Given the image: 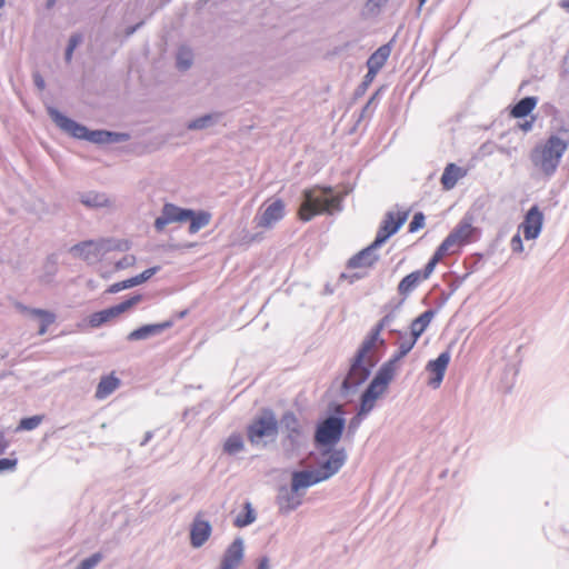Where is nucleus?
<instances>
[{
	"label": "nucleus",
	"mask_w": 569,
	"mask_h": 569,
	"mask_svg": "<svg viewBox=\"0 0 569 569\" xmlns=\"http://www.w3.org/2000/svg\"><path fill=\"white\" fill-rule=\"evenodd\" d=\"M244 443L240 433L230 435L223 443V451L230 456L243 450Z\"/></svg>",
	"instance_id": "31"
},
{
	"label": "nucleus",
	"mask_w": 569,
	"mask_h": 569,
	"mask_svg": "<svg viewBox=\"0 0 569 569\" xmlns=\"http://www.w3.org/2000/svg\"><path fill=\"white\" fill-rule=\"evenodd\" d=\"M203 512H198L190 529V543L194 548H200L211 536V525L203 519Z\"/></svg>",
	"instance_id": "19"
},
{
	"label": "nucleus",
	"mask_w": 569,
	"mask_h": 569,
	"mask_svg": "<svg viewBox=\"0 0 569 569\" xmlns=\"http://www.w3.org/2000/svg\"><path fill=\"white\" fill-rule=\"evenodd\" d=\"M522 129L523 130H530L531 129V122H527L526 124L522 126Z\"/></svg>",
	"instance_id": "54"
},
{
	"label": "nucleus",
	"mask_w": 569,
	"mask_h": 569,
	"mask_svg": "<svg viewBox=\"0 0 569 569\" xmlns=\"http://www.w3.org/2000/svg\"><path fill=\"white\" fill-rule=\"evenodd\" d=\"M389 0H367L365 4V14L377 16Z\"/></svg>",
	"instance_id": "37"
},
{
	"label": "nucleus",
	"mask_w": 569,
	"mask_h": 569,
	"mask_svg": "<svg viewBox=\"0 0 569 569\" xmlns=\"http://www.w3.org/2000/svg\"><path fill=\"white\" fill-rule=\"evenodd\" d=\"M286 216V203L282 199H268L260 207L254 223L264 230L273 228Z\"/></svg>",
	"instance_id": "9"
},
{
	"label": "nucleus",
	"mask_w": 569,
	"mask_h": 569,
	"mask_svg": "<svg viewBox=\"0 0 569 569\" xmlns=\"http://www.w3.org/2000/svg\"><path fill=\"white\" fill-rule=\"evenodd\" d=\"M396 372L393 361L385 363L371 380L368 388L360 398V415H368L376 407L377 401L386 393L389 383L392 381Z\"/></svg>",
	"instance_id": "5"
},
{
	"label": "nucleus",
	"mask_w": 569,
	"mask_h": 569,
	"mask_svg": "<svg viewBox=\"0 0 569 569\" xmlns=\"http://www.w3.org/2000/svg\"><path fill=\"white\" fill-rule=\"evenodd\" d=\"M345 429V420L338 417H329L317 427L315 441L318 447L331 448L341 439Z\"/></svg>",
	"instance_id": "8"
},
{
	"label": "nucleus",
	"mask_w": 569,
	"mask_h": 569,
	"mask_svg": "<svg viewBox=\"0 0 569 569\" xmlns=\"http://www.w3.org/2000/svg\"><path fill=\"white\" fill-rule=\"evenodd\" d=\"M279 433V421L274 412L263 409L247 426V438L251 445H258L264 439H276Z\"/></svg>",
	"instance_id": "6"
},
{
	"label": "nucleus",
	"mask_w": 569,
	"mask_h": 569,
	"mask_svg": "<svg viewBox=\"0 0 569 569\" xmlns=\"http://www.w3.org/2000/svg\"><path fill=\"white\" fill-rule=\"evenodd\" d=\"M366 416L367 415H360V410H358L357 415L351 419L350 427L357 428Z\"/></svg>",
	"instance_id": "46"
},
{
	"label": "nucleus",
	"mask_w": 569,
	"mask_h": 569,
	"mask_svg": "<svg viewBox=\"0 0 569 569\" xmlns=\"http://www.w3.org/2000/svg\"><path fill=\"white\" fill-rule=\"evenodd\" d=\"M34 81L41 90L44 88V81L40 76H36Z\"/></svg>",
	"instance_id": "52"
},
{
	"label": "nucleus",
	"mask_w": 569,
	"mask_h": 569,
	"mask_svg": "<svg viewBox=\"0 0 569 569\" xmlns=\"http://www.w3.org/2000/svg\"><path fill=\"white\" fill-rule=\"evenodd\" d=\"M108 199L104 194L90 192L82 197V203L89 207H103L108 204Z\"/></svg>",
	"instance_id": "34"
},
{
	"label": "nucleus",
	"mask_w": 569,
	"mask_h": 569,
	"mask_svg": "<svg viewBox=\"0 0 569 569\" xmlns=\"http://www.w3.org/2000/svg\"><path fill=\"white\" fill-rule=\"evenodd\" d=\"M102 559L101 553H93L89 558L84 559L77 569H92L94 568Z\"/></svg>",
	"instance_id": "38"
},
{
	"label": "nucleus",
	"mask_w": 569,
	"mask_h": 569,
	"mask_svg": "<svg viewBox=\"0 0 569 569\" xmlns=\"http://www.w3.org/2000/svg\"><path fill=\"white\" fill-rule=\"evenodd\" d=\"M211 220V214L206 211L194 212L192 210V214L189 217L188 221H190L189 232L197 233L200 229L204 228L209 224Z\"/></svg>",
	"instance_id": "30"
},
{
	"label": "nucleus",
	"mask_w": 569,
	"mask_h": 569,
	"mask_svg": "<svg viewBox=\"0 0 569 569\" xmlns=\"http://www.w3.org/2000/svg\"><path fill=\"white\" fill-rule=\"evenodd\" d=\"M9 447V441L0 433V453H3Z\"/></svg>",
	"instance_id": "50"
},
{
	"label": "nucleus",
	"mask_w": 569,
	"mask_h": 569,
	"mask_svg": "<svg viewBox=\"0 0 569 569\" xmlns=\"http://www.w3.org/2000/svg\"><path fill=\"white\" fill-rule=\"evenodd\" d=\"M104 250V241H84L71 248V251L86 261L98 259Z\"/></svg>",
	"instance_id": "21"
},
{
	"label": "nucleus",
	"mask_w": 569,
	"mask_h": 569,
	"mask_svg": "<svg viewBox=\"0 0 569 569\" xmlns=\"http://www.w3.org/2000/svg\"><path fill=\"white\" fill-rule=\"evenodd\" d=\"M159 269V267L149 268L141 272L140 274L136 276V279L138 280L139 284H141L144 281L149 280L153 274H156Z\"/></svg>",
	"instance_id": "41"
},
{
	"label": "nucleus",
	"mask_w": 569,
	"mask_h": 569,
	"mask_svg": "<svg viewBox=\"0 0 569 569\" xmlns=\"http://www.w3.org/2000/svg\"><path fill=\"white\" fill-rule=\"evenodd\" d=\"M44 419L43 415L22 418L16 428V431H30L38 428Z\"/></svg>",
	"instance_id": "33"
},
{
	"label": "nucleus",
	"mask_w": 569,
	"mask_h": 569,
	"mask_svg": "<svg viewBox=\"0 0 569 569\" xmlns=\"http://www.w3.org/2000/svg\"><path fill=\"white\" fill-rule=\"evenodd\" d=\"M543 224V214L538 206L531 207L519 226L526 240H533L539 237Z\"/></svg>",
	"instance_id": "14"
},
{
	"label": "nucleus",
	"mask_w": 569,
	"mask_h": 569,
	"mask_svg": "<svg viewBox=\"0 0 569 569\" xmlns=\"http://www.w3.org/2000/svg\"><path fill=\"white\" fill-rule=\"evenodd\" d=\"M467 176V169L457 166L456 163H448L443 170L440 182L443 190H451L457 182Z\"/></svg>",
	"instance_id": "23"
},
{
	"label": "nucleus",
	"mask_w": 569,
	"mask_h": 569,
	"mask_svg": "<svg viewBox=\"0 0 569 569\" xmlns=\"http://www.w3.org/2000/svg\"><path fill=\"white\" fill-rule=\"evenodd\" d=\"M279 428L283 435L282 445L290 449L297 448L303 437V427L295 412H284L279 421Z\"/></svg>",
	"instance_id": "11"
},
{
	"label": "nucleus",
	"mask_w": 569,
	"mask_h": 569,
	"mask_svg": "<svg viewBox=\"0 0 569 569\" xmlns=\"http://www.w3.org/2000/svg\"><path fill=\"white\" fill-rule=\"evenodd\" d=\"M16 458H2L0 459V472L6 470H14L17 467Z\"/></svg>",
	"instance_id": "42"
},
{
	"label": "nucleus",
	"mask_w": 569,
	"mask_h": 569,
	"mask_svg": "<svg viewBox=\"0 0 569 569\" xmlns=\"http://www.w3.org/2000/svg\"><path fill=\"white\" fill-rule=\"evenodd\" d=\"M136 261V258L133 256H127L121 261L117 263L118 269H122L129 266H132Z\"/></svg>",
	"instance_id": "45"
},
{
	"label": "nucleus",
	"mask_w": 569,
	"mask_h": 569,
	"mask_svg": "<svg viewBox=\"0 0 569 569\" xmlns=\"http://www.w3.org/2000/svg\"><path fill=\"white\" fill-rule=\"evenodd\" d=\"M560 7L569 12V0H561Z\"/></svg>",
	"instance_id": "53"
},
{
	"label": "nucleus",
	"mask_w": 569,
	"mask_h": 569,
	"mask_svg": "<svg viewBox=\"0 0 569 569\" xmlns=\"http://www.w3.org/2000/svg\"><path fill=\"white\" fill-rule=\"evenodd\" d=\"M122 283H123V288L124 289H128V288H131V287H134V286L139 284V282L136 279V277H132L130 279L123 280Z\"/></svg>",
	"instance_id": "49"
},
{
	"label": "nucleus",
	"mask_w": 569,
	"mask_h": 569,
	"mask_svg": "<svg viewBox=\"0 0 569 569\" xmlns=\"http://www.w3.org/2000/svg\"><path fill=\"white\" fill-rule=\"evenodd\" d=\"M211 120V116H206V117H202V118H199V119H196L193 121H191L189 124H188V128L189 129H202L207 126V123Z\"/></svg>",
	"instance_id": "43"
},
{
	"label": "nucleus",
	"mask_w": 569,
	"mask_h": 569,
	"mask_svg": "<svg viewBox=\"0 0 569 569\" xmlns=\"http://www.w3.org/2000/svg\"><path fill=\"white\" fill-rule=\"evenodd\" d=\"M327 453H329L328 459L317 469L323 481L336 475L347 460V453L345 449H328L322 452V455Z\"/></svg>",
	"instance_id": "16"
},
{
	"label": "nucleus",
	"mask_w": 569,
	"mask_h": 569,
	"mask_svg": "<svg viewBox=\"0 0 569 569\" xmlns=\"http://www.w3.org/2000/svg\"><path fill=\"white\" fill-rule=\"evenodd\" d=\"M49 114L59 128L74 138L87 139L92 142L101 143L109 141V138L111 137V133L108 131H89L86 127L69 119L53 108L49 109Z\"/></svg>",
	"instance_id": "7"
},
{
	"label": "nucleus",
	"mask_w": 569,
	"mask_h": 569,
	"mask_svg": "<svg viewBox=\"0 0 569 569\" xmlns=\"http://www.w3.org/2000/svg\"><path fill=\"white\" fill-rule=\"evenodd\" d=\"M121 290H124L122 281L111 284L108 289V292L114 293V292H119Z\"/></svg>",
	"instance_id": "48"
},
{
	"label": "nucleus",
	"mask_w": 569,
	"mask_h": 569,
	"mask_svg": "<svg viewBox=\"0 0 569 569\" xmlns=\"http://www.w3.org/2000/svg\"><path fill=\"white\" fill-rule=\"evenodd\" d=\"M436 315L435 310H426L410 323V336L418 340L426 331Z\"/></svg>",
	"instance_id": "25"
},
{
	"label": "nucleus",
	"mask_w": 569,
	"mask_h": 569,
	"mask_svg": "<svg viewBox=\"0 0 569 569\" xmlns=\"http://www.w3.org/2000/svg\"><path fill=\"white\" fill-rule=\"evenodd\" d=\"M244 557V546L241 538H236L222 555L218 569H238Z\"/></svg>",
	"instance_id": "18"
},
{
	"label": "nucleus",
	"mask_w": 569,
	"mask_h": 569,
	"mask_svg": "<svg viewBox=\"0 0 569 569\" xmlns=\"http://www.w3.org/2000/svg\"><path fill=\"white\" fill-rule=\"evenodd\" d=\"M568 147L569 131L559 130L531 150L530 160L543 176L551 177L557 171Z\"/></svg>",
	"instance_id": "2"
},
{
	"label": "nucleus",
	"mask_w": 569,
	"mask_h": 569,
	"mask_svg": "<svg viewBox=\"0 0 569 569\" xmlns=\"http://www.w3.org/2000/svg\"><path fill=\"white\" fill-rule=\"evenodd\" d=\"M192 63V52L188 48H180L177 54V67L187 70Z\"/></svg>",
	"instance_id": "35"
},
{
	"label": "nucleus",
	"mask_w": 569,
	"mask_h": 569,
	"mask_svg": "<svg viewBox=\"0 0 569 569\" xmlns=\"http://www.w3.org/2000/svg\"><path fill=\"white\" fill-rule=\"evenodd\" d=\"M480 236L479 228L473 226L472 216H465L445 238L432 257L439 263L446 256L459 253L462 247L478 241Z\"/></svg>",
	"instance_id": "4"
},
{
	"label": "nucleus",
	"mask_w": 569,
	"mask_h": 569,
	"mask_svg": "<svg viewBox=\"0 0 569 569\" xmlns=\"http://www.w3.org/2000/svg\"><path fill=\"white\" fill-rule=\"evenodd\" d=\"M437 264V260L431 257L423 270L412 271L401 279L398 283L397 290L399 296L402 297V300H406L413 290H416L425 280L430 278Z\"/></svg>",
	"instance_id": "12"
},
{
	"label": "nucleus",
	"mask_w": 569,
	"mask_h": 569,
	"mask_svg": "<svg viewBox=\"0 0 569 569\" xmlns=\"http://www.w3.org/2000/svg\"><path fill=\"white\" fill-rule=\"evenodd\" d=\"M120 386V380L114 376V373L103 376L96 389L94 397L98 400L106 399L109 397L114 390H117Z\"/></svg>",
	"instance_id": "24"
},
{
	"label": "nucleus",
	"mask_w": 569,
	"mask_h": 569,
	"mask_svg": "<svg viewBox=\"0 0 569 569\" xmlns=\"http://www.w3.org/2000/svg\"><path fill=\"white\" fill-rule=\"evenodd\" d=\"M256 512L251 507L250 502L244 503V512L240 513L234 519V526L237 528H243L251 525L256 520Z\"/></svg>",
	"instance_id": "32"
},
{
	"label": "nucleus",
	"mask_w": 569,
	"mask_h": 569,
	"mask_svg": "<svg viewBox=\"0 0 569 569\" xmlns=\"http://www.w3.org/2000/svg\"><path fill=\"white\" fill-rule=\"evenodd\" d=\"M417 341L418 340H416L411 336L408 339H403L399 343V348H398V351H397V353L395 356V360H399V359L403 358L405 356H407L412 350V348L415 347Z\"/></svg>",
	"instance_id": "36"
},
{
	"label": "nucleus",
	"mask_w": 569,
	"mask_h": 569,
	"mask_svg": "<svg viewBox=\"0 0 569 569\" xmlns=\"http://www.w3.org/2000/svg\"><path fill=\"white\" fill-rule=\"evenodd\" d=\"M321 481H323V479L318 470L296 471L292 473L291 489L298 492L300 489L308 488Z\"/></svg>",
	"instance_id": "22"
},
{
	"label": "nucleus",
	"mask_w": 569,
	"mask_h": 569,
	"mask_svg": "<svg viewBox=\"0 0 569 569\" xmlns=\"http://www.w3.org/2000/svg\"><path fill=\"white\" fill-rule=\"evenodd\" d=\"M537 98L536 97H526L521 99L518 103H516L510 114L513 118H523L528 116L537 106Z\"/></svg>",
	"instance_id": "29"
},
{
	"label": "nucleus",
	"mask_w": 569,
	"mask_h": 569,
	"mask_svg": "<svg viewBox=\"0 0 569 569\" xmlns=\"http://www.w3.org/2000/svg\"><path fill=\"white\" fill-rule=\"evenodd\" d=\"M427 2V0H419V8L418 11L421 10V7Z\"/></svg>",
	"instance_id": "55"
},
{
	"label": "nucleus",
	"mask_w": 569,
	"mask_h": 569,
	"mask_svg": "<svg viewBox=\"0 0 569 569\" xmlns=\"http://www.w3.org/2000/svg\"><path fill=\"white\" fill-rule=\"evenodd\" d=\"M170 322L156 323V325H146L142 326L128 335V340L136 341L142 340L150 336L157 335L161 332L163 329L170 327Z\"/></svg>",
	"instance_id": "26"
},
{
	"label": "nucleus",
	"mask_w": 569,
	"mask_h": 569,
	"mask_svg": "<svg viewBox=\"0 0 569 569\" xmlns=\"http://www.w3.org/2000/svg\"><path fill=\"white\" fill-rule=\"evenodd\" d=\"M392 315L385 316L365 337L355 356L349 373L343 381L345 388L349 389L359 386L367 380L371 369L379 361V349L383 348L386 345L381 332L392 321Z\"/></svg>",
	"instance_id": "1"
},
{
	"label": "nucleus",
	"mask_w": 569,
	"mask_h": 569,
	"mask_svg": "<svg viewBox=\"0 0 569 569\" xmlns=\"http://www.w3.org/2000/svg\"><path fill=\"white\" fill-rule=\"evenodd\" d=\"M449 362H450V352L445 351V352L440 353L437 359L430 360L427 363L426 370L428 371V373L430 376L429 380H428V385L430 387H432L433 389H437L440 387Z\"/></svg>",
	"instance_id": "17"
},
{
	"label": "nucleus",
	"mask_w": 569,
	"mask_h": 569,
	"mask_svg": "<svg viewBox=\"0 0 569 569\" xmlns=\"http://www.w3.org/2000/svg\"><path fill=\"white\" fill-rule=\"evenodd\" d=\"M141 300V295H134L117 306L91 313L89 316L88 322L90 327L98 328L107 322L112 321L122 313L127 312L128 310L137 306Z\"/></svg>",
	"instance_id": "10"
},
{
	"label": "nucleus",
	"mask_w": 569,
	"mask_h": 569,
	"mask_svg": "<svg viewBox=\"0 0 569 569\" xmlns=\"http://www.w3.org/2000/svg\"><path fill=\"white\" fill-rule=\"evenodd\" d=\"M407 211H388L379 227L375 239V246H381L407 221Z\"/></svg>",
	"instance_id": "13"
},
{
	"label": "nucleus",
	"mask_w": 569,
	"mask_h": 569,
	"mask_svg": "<svg viewBox=\"0 0 569 569\" xmlns=\"http://www.w3.org/2000/svg\"><path fill=\"white\" fill-rule=\"evenodd\" d=\"M192 214V210L182 209L172 203H166L162 208V216L154 221V228L162 231L164 227L172 222H186Z\"/></svg>",
	"instance_id": "15"
},
{
	"label": "nucleus",
	"mask_w": 569,
	"mask_h": 569,
	"mask_svg": "<svg viewBox=\"0 0 569 569\" xmlns=\"http://www.w3.org/2000/svg\"><path fill=\"white\" fill-rule=\"evenodd\" d=\"M303 200L298 209V218L308 222L316 216L332 214L340 211L342 206V196L335 193L331 187L313 186L305 189Z\"/></svg>",
	"instance_id": "3"
},
{
	"label": "nucleus",
	"mask_w": 569,
	"mask_h": 569,
	"mask_svg": "<svg viewBox=\"0 0 569 569\" xmlns=\"http://www.w3.org/2000/svg\"><path fill=\"white\" fill-rule=\"evenodd\" d=\"M510 246L512 251L515 252H522L523 251V244L522 240L519 233L515 234L510 241Z\"/></svg>",
	"instance_id": "44"
},
{
	"label": "nucleus",
	"mask_w": 569,
	"mask_h": 569,
	"mask_svg": "<svg viewBox=\"0 0 569 569\" xmlns=\"http://www.w3.org/2000/svg\"><path fill=\"white\" fill-rule=\"evenodd\" d=\"M23 311L29 312L32 317H36L40 321L39 327V335L43 336L47 331L50 325H52L56 321V315L43 310V309H28L27 307H21Z\"/></svg>",
	"instance_id": "28"
},
{
	"label": "nucleus",
	"mask_w": 569,
	"mask_h": 569,
	"mask_svg": "<svg viewBox=\"0 0 569 569\" xmlns=\"http://www.w3.org/2000/svg\"><path fill=\"white\" fill-rule=\"evenodd\" d=\"M391 48L389 44H383L379 47L368 59L367 67L368 69H373L380 71V69L386 64L388 58L390 57Z\"/></svg>",
	"instance_id": "27"
},
{
	"label": "nucleus",
	"mask_w": 569,
	"mask_h": 569,
	"mask_svg": "<svg viewBox=\"0 0 569 569\" xmlns=\"http://www.w3.org/2000/svg\"><path fill=\"white\" fill-rule=\"evenodd\" d=\"M4 6V0H0V8Z\"/></svg>",
	"instance_id": "56"
},
{
	"label": "nucleus",
	"mask_w": 569,
	"mask_h": 569,
	"mask_svg": "<svg viewBox=\"0 0 569 569\" xmlns=\"http://www.w3.org/2000/svg\"><path fill=\"white\" fill-rule=\"evenodd\" d=\"M80 41H81V36L80 34H73L70 38L68 47H67V50H66V60H67V62L71 61L73 51L77 48V46L80 43Z\"/></svg>",
	"instance_id": "39"
},
{
	"label": "nucleus",
	"mask_w": 569,
	"mask_h": 569,
	"mask_svg": "<svg viewBox=\"0 0 569 569\" xmlns=\"http://www.w3.org/2000/svg\"><path fill=\"white\" fill-rule=\"evenodd\" d=\"M378 72H379V71H377V70L368 69V72H367V74H366V77H365V83H370V82H372V81H373V79L376 78V76H377V73H378Z\"/></svg>",
	"instance_id": "47"
},
{
	"label": "nucleus",
	"mask_w": 569,
	"mask_h": 569,
	"mask_svg": "<svg viewBox=\"0 0 569 569\" xmlns=\"http://www.w3.org/2000/svg\"><path fill=\"white\" fill-rule=\"evenodd\" d=\"M425 226V216L419 212L416 213L409 223V232H416L418 229Z\"/></svg>",
	"instance_id": "40"
},
{
	"label": "nucleus",
	"mask_w": 569,
	"mask_h": 569,
	"mask_svg": "<svg viewBox=\"0 0 569 569\" xmlns=\"http://www.w3.org/2000/svg\"><path fill=\"white\" fill-rule=\"evenodd\" d=\"M258 569H270L269 559L267 557L260 559Z\"/></svg>",
	"instance_id": "51"
},
{
	"label": "nucleus",
	"mask_w": 569,
	"mask_h": 569,
	"mask_svg": "<svg viewBox=\"0 0 569 569\" xmlns=\"http://www.w3.org/2000/svg\"><path fill=\"white\" fill-rule=\"evenodd\" d=\"M379 247L380 246H375L373 241L370 246L352 256L347 262V268L349 270H353L369 269L373 267L379 259L378 254L376 253V249Z\"/></svg>",
	"instance_id": "20"
}]
</instances>
